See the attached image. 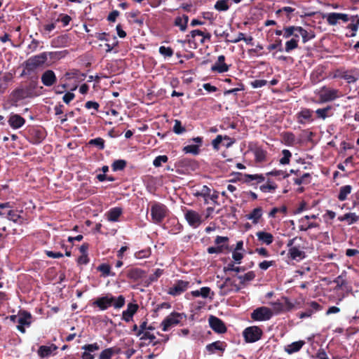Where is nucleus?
Returning a JSON list of instances; mask_svg holds the SVG:
<instances>
[{
	"instance_id": "14",
	"label": "nucleus",
	"mask_w": 359,
	"mask_h": 359,
	"mask_svg": "<svg viewBox=\"0 0 359 359\" xmlns=\"http://www.w3.org/2000/svg\"><path fill=\"white\" fill-rule=\"evenodd\" d=\"M327 23L330 25H336L340 20L344 22L349 21V16L345 13H330L325 16Z\"/></svg>"
},
{
	"instance_id": "49",
	"label": "nucleus",
	"mask_w": 359,
	"mask_h": 359,
	"mask_svg": "<svg viewBox=\"0 0 359 359\" xmlns=\"http://www.w3.org/2000/svg\"><path fill=\"white\" fill-rule=\"evenodd\" d=\"M172 130L177 135H181L186 131L185 128L182 125L181 121L179 120H175V124Z\"/></svg>"
},
{
	"instance_id": "33",
	"label": "nucleus",
	"mask_w": 359,
	"mask_h": 359,
	"mask_svg": "<svg viewBox=\"0 0 359 359\" xmlns=\"http://www.w3.org/2000/svg\"><path fill=\"white\" fill-rule=\"evenodd\" d=\"M144 275V272L138 268H133L128 270L127 276L134 280H137L142 278Z\"/></svg>"
},
{
	"instance_id": "40",
	"label": "nucleus",
	"mask_w": 359,
	"mask_h": 359,
	"mask_svg": "<svg viewBox=\"0 0 359 359\" xmlns=\"http://www.w3.org/2000/svg\"><path fill=\"white\" fill-rule=\"evenodd\" d=\"M230 0H218L214 8L218 11H226L229 8V2Z\"/></svg>"
},
{
	"instance_id": "64",
	"label": "nucleus",
	"mask_w": 359,
	"mask_h": 359,
	"mask_svg": "<svg viewBox=\"0 0 359 359\" xmlns=\"http://www.w3.org/2000/svg\"><path fill=\"white\" fill-rule=\"evenodd\" d=\"M274 261H263L262 262H260L259 264V267L262 269V270H266L268 269L270 266H273L274 264Z\"/></svg>"
},
{
	"instance_id": "53",
	"label": "nucleus",
	"mask_w": 359,
	"mask_h": 359,
	"mask_svg": "<svg viewBox=\"0 0 359 359\" xmlns=\"http://www.w3.org/2000/svg\"><path fill=\"white\" fill-rule=\"evenodd\" d=\"M168 158L165 155L158 156L154 160L153 165L155 167L158 168V167L161 166L162 163H166L168 161Z\"/></svg>"
},
{
	"instance_id": "19",
	"label": "nucleus",
	"mask_w": 359,
	"mask_h": 359,
	"mask_svg": "<svg viewBox=\"0 0 359 359\" xmlns=\"http://www.w3.org/2000/svg\"><path fill=\"white\" fill-rule=\"evenodd\" d=\"M8 123L13 129H18L24 126L25 120L17 114H11L8 118Z\"/></svg>"
},
{
	"instance_id": "2",
	"label": "nucleus",
	"mask_w": 359,
	"mask_h": 359,
	"mask_svg": "<svg viewBox=\"0 0 359 359\" xmlns=\"http://www.w3.org/2000/svg\"><path fill=\"white\" fill-rule=\"evenodd\" d=\"M287 247L288 256L291 259L299 262L305 258V241L301 237H294L289 240Z\"/></svg>"
},
{
	"instance_id": "23",
	"label": "nucleus",
	"mask_w": 359,
	"mask_h": 359,
	"mask_svg": "<svg viewBox=\"0 0 359 359\" xmlns=\"http://www.w3.org/2000/svg\"><path fill=\"white\" fill-rule=\"evenodd\" d=\"M225 57L224 55H219L217 58V61L212 65L211 69L213 72H217L219 73L226 72L229 70V67L224 62Z\"/></svg>"
},
{
	"instance_id": "18",
	"label": "nucleus",
	"mask_w": 359,
	"mask_h": 359,
	"mask_svg": "<svg viewBox=\"0 0 359 359\" xmlns=\"http://www.w3.org/2000/svg\"><path fill=\"white\" fill-rule=\"evenodd\" d=\"M313 111L309 109H303L297 114V122L301 124H306L313 121Z\"/></svg>"
},
{
	"instance_id": "41",
	"label": "nucleus",
	"mask_w": 359,
	"mask_h": 359,
	"mask_svg": "<svg viewBox=\"0 0 359 359\" xmlns=\"http://www.w3.org/2000/svg\"><path fill=\"white\" fill-rule=\"evenodd\" d=\"M265 180V177L263 175H245V182H251L252 181H256L257 183L262 182Z\"/></svg>"
},
{
	"instance_id": "29",
	"label": "nucleus",
	"mask_w": 359,
	"mask_h": 359,
	"mask_svg": "<svg viewBox=\"0 0 359 359\" xmlns=\"http://www.w3.org/2000/svg\"><path fill=\"white\" fill-rule=\"evenodd\" d=\"M196 197H201L204 199L205 204H208V196H210V188L206 186H202L199 189L196 190L194 194Z\"/></svg>"
},
{
	"instance_id": "5",
	"label": "nucleus",
	"mask_w": 359,
	"mask_h": 359,
	"mask_svg": "<svg viewBox=\"0 0 359 359\" xmlns=\"http://www.w3.org/2000/svg\"><path fill=\"white\" fill-rule=\"evenodd\" d=\"M316 94L320 98V102L322 103L331 102L339 97V92L338 90L325 86L318 90Z\"/></svg>"
},
{
	"instance_id": "1",
	"label": "nucleus",
	"mask_w": 359,
	"mask_h": 359,
	"mask_svg": "<svg viewBox=\"0 0 359 359\" xmlns=\"http://www.w3.org/2000/svg\"><path fill=\"white\" fill-rule=\"evenodd\" d=\"M125 302V297L123 295L114 297L111 294H107L97 297L93 305L97 306L101 311H104L110 306H113L115 309H119L124 306Z\"/></svg>"
},
{
	"instance_id": "60",
	"label": "nucleus",
	"mask_w": 359,
	"mask_h": 359,
	"mask_svg": "<svg viewBox=\"0 0 359 359\" xmlns=\"http://www.w3.org/2000/svg\"><path fill=\"white\" fill-rule=\"evenodd\" d=\"M284 141L287 145H291L294 143L295 140L294 135L291 133H285L284 136Z\"/></svg>"
},
{
	"instance_id": "62",
	"label": "nucleus",
	"mask_w": 359,
	"mask_h": 359,
	"mask_svg": "<svg viewBox=\"0 0 359 359\" xmlns=\"http://www.w3.org/2000/svg\"><path fill=\"white\" fill-rule=\"evenodd\" d=\"M267 81L266 80L259 79V80H255L251 82V86L254 88H262L266 84Z\"/></svg>"
},
{
	"instance_id": "4",
	"label": "nucleus",
	"mask_w": 359,
	"mask_h": 359,
	"mask_svg": "<svg viewBox=\"0 0 359 359\" xmlns=\"http://www.w3.org/2000/svg\"><path fill=\"white\" fill-rule=\"evenodd\" d=\"M185 316L183 313L172 312L168 315L161 323L163 332L168 331L170 328L177 325Z\"/></svg>"
},
{
	"instance_id": "8",
	"label": "nucleus",
	"mask_w": 359,
	"mask_h": 359,
	"mask_svg": "<svg viewBox=\"0 0 359 359\" xmlns=\"http://www.w3.org/2000/svg\"><path fill=\"white\" fill-rule=\"evenodd\" d=\"M166 207L160 203H155L151 208V215L154 223H160L165 217Z\"/></svg>"
},
{
	"instance_id": "24",
	"label": "nucleus",
	"mask_w": 359,
	"mask_h": 359,
	"mask_svg": "<svg viewBox=\"0 0 359 359\" xmlns=\"http://www.w3.org/2000/svg\"><path fill=\"white\" fill-rule=\"evenodd\" d=\"M256 236L262 244L269 245L273 242V236L266 231H259L256 233Z\"/></svg>"
},
{
	"instance_id": "58",
	"label": "nucleus",
	"mask_w": 359,
	"mask_h": 359,
	"mask_svg": "<svg viewBox=\"0 0 359 359\" xmlns=\"http://www.w3.org/2000/svg\"><path fill=\"white\" fill-rule=\"evenodd\" d=\"M302 224L299 226V229L301 231H307L308 229L316 228L318 226V224L315 222H307L306 224L301 223Z\"/></svg>"
},
{
	"instance_id": "36",
	"label": "nucleus",
	"mask_w": 359,
	"mask_h": 359,
	"mask_svg": "<svg viewBox=\"0 0 359 359\" xmlns=\"http://www.w3.org/2000/svg\"><path fill=\"white\" fill-rule=\"evenodd\" d=\"M224 344L222 341H217L206 346V349L210 353H215L216 351H223L224 350Z\"/></svg>"
},
{
	"instance_id": "57",
	"label": "nucleus",
	"mask_w": 359,
	"mask_h": 359,
	"mask_svg": "<svg viewBox=\"0 0 359 359\" xmlns=\"http://www.w3.org/2000/svg\"><path fill=\"white\" fill-rule=\"evenodd\" d=\"M224 141V136L219 135L212 142V145L215 150H219V144Z\"/></svg>"
},
{
	"instance_id": "31",
	"label": "nucleus",
	"mask_w": 359,
	"mask_h": 359,
	"mask_svg": "<svg viewBox=\"0 0 359 359\" xmlns=\"http://www.w3.org/2000/svg\"><path fill=\"white\" fill-rule=\"evenodd\" d=\"M188 21L189 17L187 15H183L176 17L174 24L175 26L179 27L182 32H184L187 29Z\"/></svg>"
},
{
	"instance_id": "30",
	"label": "nucleus",
	"mask_w": 359,
	"mask_h": 359,
	"mask_svg": "<svg viewBox=\"0 0 359 359\" xmlns=\"http://www.w3.org/2000/svg\"><path fill=\"white\" fill-rule=\"evenodd\" d=\"M122 209L121 208H113L110 209L107 213L106 216L107 219L110 222H117L118 217L122 214Z\"/></svg>"
},
{
	"instance_id": "39",
	"label": "nucleus",
	"mask_w": 359,
	"mask_h": 359,
	"mask_svg": "<svg viewBox=\"0 0 359 359\" xmlns=\"http://www.w3.org/2000/svg\"><path fill=\"white\" fill-rule=\"evenodd\" d=\"M190 34H191L192 38H195L197 36H201L202 38L200 40L201 43H204L206 39L210 40V38H211V35H210V33H205V32H202L201 30H199V29L192 30L190 32Z\"/></svg>"
},
{
	"instance_id": "10",
	"label": "nucleus",
	"mask_w": 359,
	"mask_h": 359,
	"mask_svg": "<svg viewBox=\"0 0 359 359\" xmlns=\"http://www.w3.org/2000/svg\"><path fill=\"white\" fill-rule=\"evenodd\" d=\"M32 316L27 311H20L17 329L22 333L25 332V327H29L32 324Z\"/></svg>"
},
{
	"instance_id": "13",
	"label": "nucleus",
	"mask_w": 359,
	"mask_h": 359,
	"mask_svg": "<svg viewBox=\"0 0 359 359\" xmlns=\"http://www.w3.org/2000/svg\"><path fill=\"white\" fill-rule=\"evenodd\" d=\"M27 96V93L25 90L19 88L14 90L9 97V102L12 106L18 107L22 100L25 99Z\"/></svg>"
},
{
	"instance_id": "11",
	"label": "nucleus",
	"mask_w": 359,
	"mask_h": 359,
	"mask_svg": "<svg viewBox=\"0 0 359 359\" xmlns=\"http://www.w3.org/2000/svg\"><path fill=\"white\" fill-rule=\"evenodd\" d=\"M184 217L188 224L194 229L198 227L202 223L201 215L193 210H186L184 211Z\"/></svg>"
},
{
	"instance_id": "55",
	"label": "nucleus",
	"mask_w": 359,
	"mask_h": 359,
	"mask_svg": "<svg viewBox=\"0 0 359 359\" xmlns=\"http://www.w3.org/2000/svg\"><path fill=\"white\" fill-rule=\"evenodd\" d=\"M89 144L96 146L100 149L104 148V140L101 137L90 140Z\"/></svg>"
},
{
	"instance_id": "46",
	"label": "nucleus",
	"mask_w": 359,
	"mask_h": 359,
	"mask_svg": "<svg viewBox=\"0 0 359 359\" xmlns=\"http://www.w3.org/2000/svg\"><path fill=\"white\" fill-rule=\"evenodd\" d=\"M98 271H100L103 276H114V273H111V267L109 264H102L97 268Z\"/></svg>"
},
{
	"instance_id": "16",
	"label": "nucleus",
	"mask_w": 359,
	"mask_h": 359,
	"mask_svg": "<svg viewBox=\"0 0 359 359\" xmlns=\"http://www.w3.org/2000/svg\"><path fill=\"white\" fill-rule=\"evenodd\" d=\"M209 325L210 327L217 333H224L226 331V328L224 323L214 316H210L208 319Z\"/></svg>"
},
{
	"instance_id": "9",
	"label": "nucleus",
	"mask_w": 359,
	"mask_h": 359,
	"mask_svg": "<svg viewBox=\"0 0 359 359\" xmlns=\"http://www.w3.org/2000/svg\"><path fill=\"white\" fill-rule=\"evenodd\" d=\"M262 334V331L257 326H252L245 329L243 336L247 342L253 343L258 341Z\"/></svg>"
},
{
	"instance_id": "48",
	"label": "nucleus",
	"mask_w": 359,
	"mask_h": 359,
	"mask_svg": "<svg viewBox=\"0 0 359 359\" xmlns=\"http://www.w3.org/2000/svg\"><path fill=\"white\" fill-rule=\"evenodd\" d=\"M282 154L283 157L280 159V163L282 165L288 164L292 156L291 152L287 149H283L282 151Z\"/></svg>"
},
{
	"instance_id": "34",
	"label": "nucleus",
	"mask_w": 359,
	"mask_h": 359,
	"mask_svg": "<svg viewBox=\"0 0 359 359\" xmlns=\"http://www.w3.org/2000/svg\"><path fill=\"white\" fill-rule=\"evenodd\" d=\"M349 20L351 23L348 25V28L351 29L353 33L351 34V37L356 35V32L359 27V17L358 15H351L349 17Z\"/></svg>"
},
{
	"instance_id": "42",
	"label": "nucleus",
	"mask_w": 359,
	"mask_h": 359,
	"mask_svg": "<svg viewBox=\"0 0 359 359\" xmlns=\"http://www.w3.org/2000/svg\"><path fill=\"white\" fill-rule=\"evenodd\" d=\"M287 212V208L285 206H281L280 208H273L269 213V217H276L278 214L285 215Z\"/></svg>"
},
{
	"instance_id": "51",
	"label": "nucleus",
	"mask_w": 359,
	"mask_h": 359,
	"mask_svg": "<svg viewBox=\"0 0 359 359\" xmlns=\"http://www.w3.org/2000/svg\"><path fill=\"white\" fill-rule=\"evenodd\" d=\"M244 269L238 266H235L233 262L228 263L224 267V271L228 272V271H235L236 273H239L241 271H243Z\"/></svg>"
},
{
	"instance_id": "32",
	"label": "nucleus",
	"mask_w": 359,
	"mask_h": 359,
	"mask_svg": "<svg viewBox=\"0 0 359 359\" xmlns=\"http://www.w3.org/2000/svg\"><path fill=\"white\" fill-rule=\"evenodd\" d=\"M297 32L302 36V41L304 43H306L307 41L315 37V34L311 30L308 31L302 27H298Z\"/></svg>"
},
{
	"instance_id": "17",
	"label": "nucleus",
	"mask_w": 359,
	"mask_h": 359,
	"mask_svg": "<svg viewBox=\"0 0 359 359\" xmlns=\"http://www.w3.org/2000/svg\"><path fill=\"white\" fill-rule=\"evenodd\" d=\"M189 283L184 280H178L172 287H170L168 293L177 296L184 292L189 287Z\"/></svg>"
},
{
	"instance_id": "21",
	"label": "nucleus",
	"mask_w": 359,
	"mask_h": 359,
	"mask_svg": "<svg viewBox=\"0 0 359 359\" xmlns=\"http://www.w3.org/2000/svg\"><path fill=\"white\" fill-rule=\"evenodd\" d=\"M55 74L52 70H46L41 76V82L46 86H51L56 82Z\"/></svg>"
},
{
	"instance_id": "20",
	"label": "nucleus",
	"mask_w": 359,
	"mask_h": 359,
	"mask_svg": "<svg viewBox=\"0 0 359 359\" xmlns=\"http://www.w3.org/2000/svg\"><path fill=\"white\" fill-rule=\"evenodd\" d=\"M57 349V346L53 344L48 346H40L37 353L41 358L50 356Z\"/></svg>"
},
{
	"instance_id": "6",
	"label": "nucleus",
	"mask_w": 359,
	"mask_h": 359,
	"mask_svg": "<svg viewBox=\"0 0 359 359\" xmlns=\"http://www.w3.org/2000/svg\"><path fill=\"white\" fill-rule=\"evenodd\" d=\"M219 288V294L221 295H227L231 292H236L240 290V287L236 281L231 278H226L224 281L218 285Z\"/></svg>"
},
{
	"instance_id": "25",
	"label": "nucleus",
	"mask_w": 359,
	"mask_h": 359,
	"mask_svg": "<svg viewBox=\"0 0 359 359\" xmlns=\"http://www.w3.org/2000/svg\"><path fill=\"white\" fill-rule=\"evenodd\" d=\"M191 294L193 297H202L203 298L210 297L212 299L214 293L211 292V290L208 287H203L200 290H196L191 292Z\"/></svg>"
},
{
	"instance_id": "7",
	"label": "nucleus",
	"mask_w": 359,
	"mask_h": 359,
	"mask_svg": "<svg viewBox=\"0 0 359 359\" xmlns=\"http://www.w3.org/2000/svg\"><path fill=\"white\" fill-rule=\"evenodd\" d=\"M273 316V311L271 309L266 306H261L251 313V318L257 321L269 320Z\"/></svg>"
},
{
	"instance_id": "45",
	"label": "nucleus",
	"mask_w": 359,
	"mask_h": 359,
	"mask_svg": "<svg viewBox=\"0 0 359 359\" xmlns=\"http://www.w3.org/2000/svg\"><path fill=\"white\" fill-rule=\"evenodd\" d=\"M298 26H289L283 29V37L288 39L294 35V32H297Z\"/></svg>"
},
{
	"instance_id": "15",
	"label": "nucleus",
	"mask_w": 359,
	"mask_h": 359,
	"mask_svg": "<svg viewBox=\"0 0 359 359\" xmlns=\"http://www.w3.org/2000/svg\"><path fill=\"white\" fill-rule=\"evenodd\" d=\"M190 141H192V142L196 143L197 144L187 145L183 148V149H182L183 151L185 154H191L194 155H198L200 152L199 147L201 146L202 142H203L202 137H196L192 138L191 140H190Z\"/></svg>"
},
{
	"instance_id": "56",
	"label": "nucleus",
	"mask_w": 359,
	"mask_h": 359,
	"mask_svg": "<svg viewBox=\"0 0 359 359\" xmlns=\"http://www.w3.org/2000/svg\"><path fill=\"white\" fill-rule=\"evenodd\" d=\"M159 53L164 57H171L173 55V50L170 47L161 46Z\"/></svg>"
},
{
	"instance_id": "3",
	"label": "nucleus",
	"mask_w": 359,
	"mask_h": 359,
	"mask_svg": "<svg viewBox=\"0 0 359 359\" xmlns=\"http://www.w3.org/2000/svg\"><path fill=\"white\" fill-rule=\"evenodd\" d=\"M60 53L57 52H43L39 55L29 57L25 62V69L27 72H34L37 68L43 65L48 59V56L51 58L58 57Z\"/></svg>"
},
{
	"instance_id": "50",
	"label": "nucleus",
	"mask_w": 359,
	"mask_h": 359,
	"mask_svg": "<svg viewBox=\"0 0 359 359\" xmlns=\"http://www.w3.org/2000/svg\"><path fill=\"white\" fill-rule=\"evenodd\" d=\"M126 165V161L125 160H116L115 161L111 167L114 171L122 170Z\"/></svg>"
},
{
	"instance_id": "61",
	"label": "nucleus",
	"mask_w": 359,
	"mask_h": 359,
	"mask_svg": "<svg viewBox=\"0 0 359 359\" xmlns=\"http://www.w3.org/2000/svg\"><path fill=\"white\" fill-rule=\"evenodd\" d=\"M232 258L236 264H240L241 259L243 258V255L241 252L233 250L232 252Z\"/></svg>"
},
{
	"instance_id": "38",
	"label": "nucleus",
	"mask_w": 359,
	"mask_h": 359,
	"mask_svg": "<svg viewBox=\"0 0 359 359\" xmlns=\"http://www.w3.org/2000/svg\"><path fill=\"white\" fill-rule=\"evenodd\" d=\"M277 189L276 183L267 180L266 184H262L259 187V189L264 193H273Z\"/></svg>"
},
{
	"instance_id": "22",
	"label": "nucleus",
	"mask_w": 359,
	"mask_h": 359,
	"mask_svg": "<svg viewBox=\"0 0 359 359\" xmlns=\"http://www.w3.org/2000/svg\"><path fill=\"white\" fill-rule=\"evenodd\" d=\"M138 306L135 304L129 303L127 309L122 313V319L126 322H130L134 314L137 312Z\"/></svg>"
},
{
	"instance_id": "63",
	"label": "nucleus",
	"mask_w": 359,
	"mask_h": 359,
	"mask_svg": "<svg viewBox=\"0 0 359 359\" xmlns=\"http://www.w3.org/2000/svg\"><path fill=\"white\" fill-rule=\"evenodd\" d=\"M139 337L141 340L149 339L151 342L153 341L156 339L155 336L153 334H151L150 332H149L148 331L144 332V333H142L141 334V336H139Z\"/></svg>"
},
{
	"instance_id": "37",
	"label": "nucleus",
	"mask_w": 359,
	"mask_h": 359,
	"mask_svg": "<svg viewBox=\"0 0 359 359\" xmlns=\"http://www.w3.org/2000/svg\"><path fill=\"white\" fill-rule=\"evenodd\" d=\"M117 353L115 348L110 347L102 350L98 356V359H112L114 354Z\"/></svg>"
},
{
	"instance_id": "43",
	"label": "nucleus",
	"mask_w": 359,
	"mask_h": 359,
	"mask_svg": "<svg viewBox=\"0 0 359 359\" xmlns=\"http://www.w3.org/2000/svg\"><path fill=\"white\" fill-rule=\"evenodd\" d=\"M255 278V273L253 271H248L244 275L238 276L241 284H245L247 282L252 280Z\"/></svg>"
},
{
	"instance_id": "54",
	"label": "nucleus",
	"mask_w": 359,
	"mask_h": 359,
	"mask_svg": "<svg viewBox=\"0 0 359 359\" xmlns=\"http://www.w3.org/2000/svg\"><path fill=\"white\" fill-rule=\"evenodd\" d=\"M310 179V175L309 173H304L300 177H296L294 179V184L300 185L304 183H309Z\"/></svg>"
},
{
	"instance_id": "44",
	"label": "nucleus",
	"mask_w": 359,
	"mask_h": 359,
	"mask_svg": "<svg viewBox=\"0 0 359 359\" xmlns=\"http://www.w3.org/2000/svg\"><path fill=\"white\" fill-rule=\"evenodd\" d=\"M298 47V39H291L286 41L285 50L287 53H290L291 50L296 49Z\"/></svg>"
},
{
	"instance_id": "26",
	"label": "nucleus",
	"mask_w": 359,
	"mask_h": 359,
	"mask_svg": "<svg viewBox=\"0 0 359 359\" xmlns=\"http://www.w3.org/2000/svg\"><path fill=\"white\" fill-rule=\"evenodd\" d=\"M263 209L261 207L254 208L251 212L246 215L248 219L251 220L255 224L259 222V219L262 217Z\"/></svg>"
},
{
	"instance_id": "59",
	"label": "nucleus",
	"mask_w": 359,
	"mask_h": 359,
	"mask_svg": "<svg viewBox=\"0 0 359 359\" xmlns=\"http://www.w3.org/2000/svg\"><path fill=\"white\" fill-rule=\"evenodd\" d=\"M330 109V107H327L326 108H323V109H318L316 111V113L319 118L325 119V118L327 117V112Z\"/></svg>"
},
{
	"instance_id": "47",
	"label": "nucleus",
	"mask_w": 359,
	"mask_h": 359,
	"mask_svg": "<svg viewBox=\"0 0 359 359\" xmlns=\"http://www.w3.org/2000/svg\"><path fill=\"white\" fill-rule=\"evenodd\" d=\"M6 217L13 222H18L21 218L20 215L15 210H10L6 213Z\"/></svg>"
},
{
	"instance_id": "52",
	"label": "nucleus",
	"mask_w": 359,
	"mask_h": 359,
	"mask_svg": "<svg viewBox=\"0 0 359 359\" xmlns=\"http://www.w3.org/2000/svg\"><path fill=\"white\" fill-rule=\"evenodd\" d=\"M150 255H151V250L149 248H147V249H144V250H142L138 252H136L135 253V257L136 259H141L149 257L150 256Z\"/></svg>"
},
{
	"instance_id": "28",
	"label": "nucleus",
	"mask_w": 359,
	"mask_h": 359,
	"mask_svg": "<svg viewBox=\"0 0 359 359\" xmlns=\"http://www.w3.org/2000/svg\"><path fill=\"white\" fill-rule=\"evenodd\" d=\"M340 222H346L348 225H351L359 220V216L355 212H348L338 217Z\"/></svg>"
},
{
	"instance_id": "12",
	"label": "nucleus",
	"mask_w": 359,
	"mask_h": 359,
	"mask_svg": "<svg viewBox=\"0 0 359 359\" xmlns=\"http://www.w3.org/2000/svg\"><path fill=\"white\" fill-rule=\"evenodd\" d=\"M83 351L81 354V359H95V352L100 349V346L97 343L85 344L81 346Z\"/></svg>"
},
{
	"instance_id": "27",
	"label": "nucleus",
	"mask_w": 359,
	"mask_h": 359,
	"mask_svg": "<svg viewBox=\"0 0 359 359\" xmlns=\"http://www.w3.org/2000/svg\"><path fill=\"white\" fill-rule=\"evenodd\" d=\"M304 344H305V342L302 340L294 341L290 344L285 346L284 348V350L288 354H292V353L299 351L302 348V346L304 345Z\"/></svg>"
},
{
	"instance_id": "35",
	"label": "nucleus",
	"mask_w": 359,
	"mask_h": 359,
	"mask_svg": "<svg viewBox=\"0 0 359 359\" xmlns=\"http://www.w3.org/2000/svg\"><path fill=\"white\" fill-rule=\"evenodd\" d=\"M352 187L351 185H344L340 187L338 194V199L340 201H344L347 199V196L351 194Z\"/></svg>"
}]
</instances>
